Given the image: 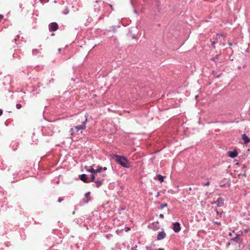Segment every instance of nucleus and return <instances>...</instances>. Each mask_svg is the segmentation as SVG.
<instances>
[{"label":"nucleus","mask_w":250,"mask_h":250,"mask_svg":"<svg viewBox=\"0 0 250 250\" xmlns=\"http://www.w3.org/2000/svg\"><path fill=\"white\" fill-rule=\"evenodd\" d=\"M85 198L86 199L85 201H84L85 203H88V201L90 200V192H88L85 194Z\"/></svg>","instance_id":"obj_12"},{"label":"nucleus","mask_w":250,"mask_h":250,"mask_svg":"<svg viewBox=\"0 0 250 250\" xmlns=\"http://www.w3.org/2000/svg\"><path fill=\"white\" fill-rule=\"evenodd\" d=\"M229 45H231L232 44L231 42H229Z\"/></svg>","instance_id":"obj_35"},{"label":"nucleus","mask_w":250,"mask_h":250,"mask_svg":"<svg viewBox=\"0 0 250 250\" xmlns=\"http://www.w3.org/2000/svg\"><path fill=\"white\" fill-rule=\"evenodd\" d=\"M62 200H63V199H62V198H59V199H58V202L60 203V202H61Z\"/></svg>","instance_id":"obj_28"},{"label":"nucleus","mask_w":250,"mask_h":250,"mask_svg":"<svg viewBox=\"0 0 250 250\" xmlns=\"http://www.w3.org/2000/svg\"><path fill=\"white\" fill-rule=\"evenodd\" d=\"M215 43V42H213L212 43V44H214Z\"/></svg>","instance_id":"obj_33"},{"label":"nucleus","mask_w":250,"mask_h":250,"mask_svg":"<svg viewBox=\"0 0 250 250\" xmlns=\"http://www.w3.org/2000/svg\"><path fill=\"white\" fill-rule=\"evenodd\" d=\"M87 171L91 172V174L95 173V169H94L93 166L90 167L89 168L87 169Z\"/></svg>","instance_id":"obj_13"},{"label":"nucleus","mask_w":250,"mask_h":250,"mask_svg":"<svg viewBox=\"0 0 250 250\" xmlns=\"http://www.w3.org/2000/svg\"><path fill=\"white\" fill-rule=\"evenodd\" d=\"M245 231L246 232H248V231L247 229H246V230H245Z\"/></svg>","instance_id":"obj_36"},{"label":"nucleus","mask_w":250,"mask_h":250,"mask_svg":"<svg viewBox=\"0 0 250 250\" xmlns=\"http://www.w3.org/2000/svg\"><path fill=\"white\" fill-rule=\"evenodd\" d=\"M81 180L84 183H87V178L85 174H83L81 175Z\"/></svg>","instance_id":"obj_11"},{"label":"nucleus","mask_w":250,"mask_h":250,"mask_svg":"<svg viewBox=\"0 0 250 250\" xmlns=\"http://www.w3.org/2000/svg\"><path fill=\"white\" fill-rule=\"evenodd\" d=\"M215 224H219V223L218 222H215Z\"/></svg>","instance_id":"obj_38"},{"label":"nucleus","mask_w":250,"mask_h":250,"mask_svg":"<svg viewBox=\"0 0 250 250\" xmlns=\"http://www.w3.org/2000/svg\"><path fill=\"white\" fill-rule=\"evenodd\" d=\"M209 184H210L209 182H207V183H206L205 184H203V185H204V186H208Z\"/></svg>","instance_id":"obj_23"},{"label":"nucleus","mask_w":250,"mask_h":250,"mask_svg":"<svg viewBox=\"0 0 250 250\" xmlns=\"http://www.w3.org/2000/svg\"><path fill=\"white\" fill-rule=\"evenodd\" d=\"M3 15H0V20H1V19H3Z\"/></svg>","instance_id":"obj_30"},{"label":"nucleus","mask_w":250,"mask_h":250,"mask_svg":"<svg viewBox=\"0 0 250 250\" xmlns=\"http://www.w3.org/2000/svg\"><path fill=\"white\" fill-rule=\"evenodd\" d=\"M159 216L162 219H163L164 218V215L163 214H160Z\"/></svg>","instance_id":"obj_24"},{"label":"nucleus","mask_w":250,"mask_h":250,"mask_svg":"<svg viewBox=\"0 0 250 250\" xmlns=\"http://www.w3.org/2000/svg\"><path fill=\"white\" fill-rule=\"evenodd\" d=\"M3 111L1 109H0V116L2 114Z\"/></svg>","instance_id":"obj_29"},{"label":"nucleus","mask_w":250,"mask_h":250,"mask_svg":"<svg viewBox=\"0 0 250 250\" xmlns=\"http://www.w3.org/2000/svg\"><path fill=\"white\" fill-rule=\"evenodd\" d=\"M146 250H153V249L151 247H146Z\"/></svg>","instance_id":"obj_20"},{"label":"nucleus","mask_w":250,"mask_h":250,"mask_svg":"<svg viewBox=\"0 0 250 250\" xmlns=\"http://www.w3.org/2000/svg\"><path fill=\"white\" fill-rule=\"evenodd\" d=\"M59 51H61V49H60V48H59Z\"/></svg>","instance_id":"obj_41"},{"label":"nucleus","mask_w":250,"mask_h":250,"mask_svg":"<svg viewBox=\"0 0 250 250\" xmlns=\"http://www.w3.org/2000/svg\"><path fill=\"white\" fill-rule=\"evenodd\" d=\"M102 169H103L102 167H98V168L97 169H95V173H96L97 174H98V175L99 174H101L100 172Z\"/></svg>","instance_id":"obj_14"},{"label":"nucleus","mask_w":250,"mask_h":250,"mask_svg":"<svg viewBox=\"0 0 250 250\" xmlns=\"http://www.w3.org/2000/svg\"><path fill=\"white\" fill-rule=\"evenodd\" d=\"M167 204L165 203V204H162L161 205V207H160V209H163L165 207H167Z\"/></svg>","instance_id":"obj_18"},{"label":"nucleus","mask_w":250,"mask_h":250,"mask_svg":"<svg viewBox=\"0 0 250 250\" xmlns=\"http://www.w3.org/2000/svg\"><path fill=\"white\" fill-rule=\"evenodd\" d=\"M173 229L175 232H179L181 230L180 224L178 222H175L173 224Z\"/></svg>","instance_id":"obj_5"},{"label":"nucleus","mask_w":250,"mask_h":250,"mask_svg":"<svg viewBox=\"0 0 250 250\" xmlns=\"http://www.w3.org/2000/svg\"><path fill=\"white\" fill-rule=\"evenodd\" d=\"M98 174H97L96 173L91 174V181L95 183L96 177H98Z\"/></svg>","instance_id":"obj_10"},{"label":"nucleus","mask_w":250,"mask_h":250,"mask_svg":"<svg viewBox=\"0 0 250 250\" xmlns=\"http://www.w3.org/2000/svg\"><path fill=\"white\" fill-rule=\"evenodd\" d=\"M110 6L112 8V6L111 5H110Z\"/></svg>","instance_id":"obj_40"},{"label":"nucleus","mask_w":250,"mask_h":250,"mask_svg":"<svg viewBox=\"0 0 250 250\" xmlns=\"http://www.w3.org/2000/svg\"><path fill=\"white\" fill-rule=\"evenodd\" d=\"M166 236V233L164 231H160L157 235V240H161L164 239Z\"/></svg>","instance_id":"obj_6"},{"label":"nucleus","mask_w":250,"mask_h":250,"mask_svg":"<svg viewBox=\"0 0 250 250\" xmlns=\"http://www.w3.org/2000/svg\"><path fill=\"white\" fill-rule=\"evenodd\" d=\"M113 158L115 160L116 162L119 163L122 167L126 168L130 167V166L128 161L124 156L115 155L113 156Z\"/></svg>","instance_id":"obj_1"},{"label":"nucleus","mask_w":250,"mask_h":250,"mask_svg":"<svg viewBox=\"0 0 250 250\" xmlns=\"http://www.w3.org/2000/svg\"><path fill=\"white\" fill-rule=\"evenodd\" d=\"M32 52L33 54L37 53L38 52V50L37 49H33Z\"/></svg>","instance_id":"obj_21"},{"label":"nucleus","mask_w":250,"mask_h":250,"mask_svg":"<svg viewBox=\"0 0 250 250\" xmlns=\"http://www.w3.org/2000/svg\"><path fill=\"white\" fill-rule=\"evenodd\" d=\"M242 137V139L244 141L245 144H247L250 142V139H249V137L246 134H243Z\"/></svg>","instance_id":"obj_9"},{"label":"nucleus","mask_w":250,"mask_h":250,"mask_svg":"<svg viewBox=\"0 0 250 250\" xmlns=\"http://www.w3.org/2000/svg\"><path fill=\"white\" fill-rule=\"evenodd\" d=\"M211 204L212 205H214V204H216L217 205L216 201H213V202H211Z\"/></svg>","instance_id":"obj_26"},{"label":"nucleus","mask_w":250,"mask_h":250,"mask_svg":"<svg viewBox=\"0 0 250 250\" xmlns=\"http://www.w3.org/2000/svg\"><path fill=\"white\" fill-rule=\"evenodd\" d=\"M215 211L216 212L217 215L219 216H221L222 214L223 211H219L217 209H215Z\"/></svg>","instance_id":"obj_16"},{"label":"nucleus","mask_w":250,"mask_h":250,"mask_svg":"<svg viewBox=\"0 0 250 250\" xmlns=\"http://www.w3.org/2000/svg\"><path fill=\"white\" fill-rule=\"evenodd\" d=\"M237 155L238 153L236 151L228 152V156L232 158H234L237 156Z\"/></svg>","instance_id":"obj_8"},{"label":"nucleus","mask_w":250,"mask_h":250,"mask_svg":"<svg viewBox=\"0 0 250 250\" xmlns=\"http://www.w3.org/2000/svg\"><path fill=\"white\" fill-rule=\"evenodd\" d=\"M217 206L218 207H221L224 206V199L222 198H219L217 201Z\"/></svg>","instance_id":"obj_7"},{"label":"nucleus","mask_w":250,"mask_h":250,"mask_svg":"<svg viewBox=\"0 0 250 250\" xmlns=\"http://www.w3.org/2000/svg\"><path fill=\"white\" fill-rule=\"evenodd\" d=\"M125 229L126 231H127L130 230V228L128 227H125Z\"/></svg>","instance_id":"obj_25"},{"label":"nucleus","mask_w":250,"mask_h":250,"mask_svg":"<svg viewBox=\"0 0 250 250\" xmlns=\"http://www.w3.org/2000/svg\"><path fill=\"white\" fill-rule=\"evenodd\" d=\"M16 107H17V109H19L21 108V104H16Z\"/></svg>","instance_id":"obj_19"},{"label":"nucleus","mask_w":250,"mask_h":250,"mask_svg":"<svg viewBox=\"0 0 250 250\" xmlns=\"http://www.w3.org/2000/svg\"><path fill=\"white\" fill-rule=\"evenodd\" d=\"M42 3L47 2L49 1V0H40Z\"/></svg>","instance_id":"obj_22"},{"label":"nucleus","mask_w":250,"mask_h":250,"mask_svg":"<svg viewBox=\"0 0 250 250\" xmlns=\"http://www.w3.org/2000/svg\"><path fill=\"white\" fill-rule=\"evenodd\" d=\"M157 178L159 181L162 182L164 181V177L160 174L157 175Z\"/></svg>","instance_id":"obj_15"},{"label":"nucleus","mask_w":250,"mask_h":250,"mask_svg":"<svg viewBox=\"0 0 250 250\" xmlns=\"http://www.w3.org/2000/svg\"><path fill=\"white\" fill-rule=\"evenodd\" d=\"M49 29L51 31H55L58 29V25L56 22H52L49 25Z\"/></svg>","instance_id":"obj_4"},{"label":"nucleus","mask_w":250,"mask_h":250,"mask_svg":"<svg viewBox=\"0 0 250 250\" xmlns=\"http://www.w3.org/2000/svg\"><path fill=\"white\" fill-rule=\"evenodd\" d=\"M229 235L231 236H232V233L231 232H230Z\"/></svg>","instance_id":"obj_32"},{"label":"nucleus","mask_w":250,"mask_h":250,"mask_svg":"<svg viewBox=\"0 0 250 250\" xmlns=\"http://www.w3.org/2000/svg\"><path fill=\"white\" fill-rule=\"evenodd\" d=\"M217 57H218V56H216L215 57L212 58V60L213 61H215L216 60V59H217Z\"/></svg>","instance_id":"obj_27"},{"label":"nucleus","mask_w":250,"mask_h":250,"mask_svg":"<svg viewBox=\"0 0 250 250\" xmlns=\"http://www.w3.org/2000/svg\"><path fill=\"white\" fill-rule=\"evenodd\" d=\"M240 235V234H236V237L235 238H234L231 239V240L234 241H236L237 240H238L239 239V237Z\"/></svg>","instance_id":"obj_17"},{"label":"nucleus","mask_w":250,"mask_h":250,"mask_svg":"<svg viewBox=\"0 0 250 250\" xmlns=\"http://www.w3.org/2000/svg\"><path fill=\"white\" fill-rule=\"evenodd\" d=\"M87 122V118H85L84 121H83L81 125H76L74 127L71 128V134L72 135L77 133L80 130H83L85 129L86 128V123Z\"/></svg>","instance_id":"obj_2"},{"label":"nucleus","mask_w":250,"mask_h":250,"mask_svg":"<svg viewBox=\"0 0 250 250\" xmlns=\"http://www.w3.org/2000/svg\"><path fill=\"white\" fill-rule=\"evenodd\" d=\"M159 250H164L163 249H159Z\"/></svg>","instance_id":"obj_37"},{"label":"nucleus","mask_w":250,"mask_h":250,"mask_svg":"<svg viewBox=\"0 0 250 250\" xmlns=\"http://www.w3.org/2000/svg\"><path fill=\"white\" fill-rule=\"evenodd\" d=\"M221 36V35H219V34L217 35V36H218L219 37L220 36Z\"/></svg>","instance_id":"obj_34"},{"label":"nucleus","mask_w":250,"mask_h":250,"mask_svg":"<svg viewBox=\"0 0 250 250\" xmlns=\"http://www.w3.org/2000/svg\"><path fill=\"white\" fill-rule=\"evenodd\" d=\"M225 186V185H223L222 186V187H224Z\"/></svg>","instance_id":"obj_39"},{"label":"nucleus","mask_w":250,"mask_h":250,"mask_svg":"<svg viewBox=\"0 0 250 250\" xmlns=\"http://www.w3.org/2000/svg\"><path fill=\"white\" fill-rule=\"evenodd\" d=\"M105 176V174H99L98 177H96L95 184L97 188H99L102 185Z\"/></svg>","instance_id":"obj_3"},{"label":"nucleus","mask_w":250,"mask_h":250,"mask_svg":"<svg viewBox=\"0 0 250 250\" xmlns=\"http://www.w3.org/2000/svg\"><path fill=\"white\" fill-rule=\"evenodd\" d=\"M103 169L104 170H106L107 169V168H106V167H103Z\"/></svg>","instance_id":"obj_31"}]
</instances>
